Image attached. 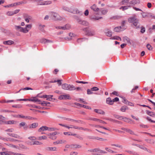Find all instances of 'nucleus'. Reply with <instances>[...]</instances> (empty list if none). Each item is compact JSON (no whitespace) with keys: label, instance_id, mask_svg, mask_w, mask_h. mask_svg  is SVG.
Segmentation results:
<instances>
[{"label":"nucleus","instance_id":"f257e3e1","mask_svg":"<svg viewBox=\"0 0 155 155\" xmlns=\"http://www.w3.org/2000/svg\"><path fill=\"white\" fill-rule=\"evenodd\" d=\"M32 25L31 24L27 25L25 28L21 27L20 26L15 25V29L18 31L26 33L28 32L29 30L31 28Z\"/></svg>","mask_w":155,"mask_h":155},{"label":"nucleus","instance_id":"f03ea898","mask_svg":"<svg viewBox=\"0 0 155 155\" xmlns=\"http://www.w3.org/2000/svg\"><path fill=\"white\" fill-rule=\"evenodd\" d=\"M128 21L130 23H132L133 25L136 28H139L140 27V24L139 20L135 16L130 17L128 19Z\"/></svg>","mask_w":155,"mask_h":155},{"label":"nucleus","instance_id":"7ed1b4c3","mask_svg":"<svg viewBox=\"0 0 155 155\" xmlns=\"http://www.w3.org/2000/svg\"><path fill=\"white\" fill-rule=\"evenodd\" d=\"M51 16L52 19L54 20H61L62 19V18L61 17L58 13L53 12L51 13Z\"/></svg>","mask_w":155,"mask_h":155},{"label":"nucleus","instance_id":"20e7f679","mask_svg":"<svg viewBox=\"0 0 155 155\" xmlns=\"http://www.w3.org/2000/svg\"><path fill=\"white\" fill-rule=\"evenodd\" d=\"M83 30L85 32L86 35L88 36H93L95 34V32L94 31L89 30V27L83 28Z\"/></svg>","mask_w":155,"mask_h":155},{"label":"nucleus","instance_id":"39448f33","mask_svg":"<svg viewBox=\"0 0 155 155\" xmlns=\"http://www.w3.org/2000/svg\"><path fill=\"white\" fill-rule=\"evenodd\" d=\"M69 12L74 14H79L81 15H82L83 13L81 11L78 10V8L71 7L70 8V10Z\"/></svg>","mask_w":155,"mask_h":155},{"label":"nucleus","instance_id":"423d86ee","mask_svg":"<svg viewBox=\"0 0 155 155\" xmlns=\"http://www.w3.org/2000/svg\"><path fill=\"white\" fill-rule=\"evenodd\" d=\"M88 151L91 152H98L101 153H107L106 151L100 150L99 148H96L94 149L89 150H88Z\"/></svg>","mask_w":155,"mask_h":155},{"label":"nucleus","instance_id":"0eeeda50","mask_svg":"<svg viewBox=\"0 0 155 155\" xmlns=\"http://www.w3.org/2000/svg\"><path fill=\"white\" fill-rule=\"evenodd\" d=\"M71 98L70 96V95L68 94H65L63 95H61L59 96L58 97V99L59 100H70Z\"/></svg>","mask_w":155,"mask_h":155},{"label":"nucleus","instance_id":"6e6552de","mask_svg":"<svg viewBox=\"0 0 155 155\" xmlns=\"http://www.w3.org/2000/svg\"><path fill=\"white\" fill-rule=\"evenodd\" d=\"M58 134H59V133L56 131L50 133L49 135V138L52 140H55L57 138L55 135Z\"/></svg>","mask_w":155,"mask_h":155},{"label":"nucleus","instance_id":"1a4fd4ad","mask_svg":"<svg viewBox=\"0 0 155 155\" xmlns=\"http://www.w3.org/2000/svg\"><path fill=\"white\" fill-rule=\"evenodd\" d=\"M7 134L11 137H14L17 139H22V137H21L20 136L18 135V134H11L10 133H7Z\"/></svg>","mask_w":155,"mask_h":155},{"label":"nucleus","instance_id":"9d476101","mask_svg":"<svg viewBox=\"0 0 155 155\" xmlns=\"http://www.w3.org/2000/svg\"><path fill=\"white\" fill-rule=\"evenodd\" d=\"M90 8L92 10L95 12H98L100 10L99 8H98L97 5L95 4H94L91 6Z\"/></svg>","mask_w":155,"mask_h":155},{"label":"nucleus","instance_id":"9b49d317","mask_svg":"<svg viewBox=\"0 0 155 155\" xmlns=\"http://www.w3.org/2000/svg\"><path fill=\"white\" fill-rule=\"evenodd\" d=\"M38 125V124L37 123H34L28 125V128L34 129L37 127Z\"/></svg>","mask_w":155,"mask_h":155},{"label":"nucleus","instance_id":"f8f14e48","mask_svg":"<svg viewBox=\"0 0 155 155\" xmlns=\"http://www.w3.org/2000/svg\"><path fill=\"white\" fill-rule=\"evenodd\" d=\"M105 33L106 35L109 37H110L112 36V32L108 29H106L104 30Z\"/></svg>","mask_w":155,"mask_h":155},{"label":"nucleus","instance_id":"ddd939ff","mask_svg":"<svg viewBox=\"0 0 155 155\" xmlns=\"http://www.w3.org/2000/svg\"><path fill=\"white\" fill-rule=\"evenodd\" d=\"M40 42L41 43L44 44L52 42V41L50 40L44 38L41 39L40 40Z\"/></svg>","mask_w":155,"mask_h":155},{"label":"nucleus","instance_id":"4468645a","mask_svg":"<svg viewBox=\"0 0 155 155\" xmlns=\"http://www.w3.org/2000/svg\"><path fill=\"white\" fill-rule=\"evenodd\" d=\"M94 111L96 113L102 115H104L105 114V112L104 111L101 109H94Z\"/></svg>","mask_w":155,"mask_h":155},{"label":"nucleus","instance_id":"2eb2a0df","mask_svg":"<svg viewBox=\"0 0 155 155\" xmlns=\"http://www.w3.org/2000/svg\"><path fill=\"white\" fill-rule=\"evenodd\" d=\"M5 144L9 147H13L15 149H19V147L18 146L12 144V143H5Z\"/></svg>","mask_w":155,"mask_h":155},{"label":"nucleus","instance_id":"dca6fc26","mask_svg":"<svg viewBox=\"0 0 155 155\" xmlns=\"http://www.w3.org/2000/svg\"><path fill=\"white\" fill-rule=\"evenodd\" d=\"M78 23L87 26L89 25V23L87 21L81 19Z\"/></svg>","mask_w":155,"mask_h":155},{"label":"nucleus","instance_id":"f3484780","mask_svg":"<svg viewBox=\"0 0 155 155\" xmlns=\"http://www.w3.org/2000/svg\"><path fill=\"white\" fill-rule=\"evenodd\" d=\"M19 125L20 126L23 127L25 130H27L28 128V126L25 122H22L20 123Z\"/></svg>","mask_w":155,"mask_h":155},{"label":"nucleus","instance_id":"a211bd4d","mask_svg":"<svg viewBox=\"0 0 155 155\" xmlns=\"http://www.w3.org/2000/svg\"><path fill=\"white\" fill-rule=\"evenodd\" d=\"M48 130V127L46 126H42L40 127L38 130V131L41 132Z\"/></svg>","mask_w":155,"mask_h":155},{"label":"nucleus","instance_id":"6ab92c4d","mask_svg":"<svg viewBox=\"0 0 155 155\" xmlns=\"http://www.w3.org/2000/svg\"><path fill=\"white\" fill-rule=\"evenodd\" d=\"M67 90L73 91L76 89V87L73 85L68 84Z\"/></svg>","mask_w":155,"mask_h":155},{"label":"nucleus","instance_id":"aec40b11","mask_svg":"<svg viewBox=\"0 0 155 155\" xmlns=\"http://www.w3.org/2000/svg\"><path fill=\"white\" fill-rule=\"evenodd\" d=\"M67 90L73 91L76 89V87L73 85L68 84Z\"/></svg>","mask_w":155,"mask_h":155},{"label":"nucleus","instance_id":"412c9836","mask_svg":"<svg viewBox=\"0 0 155 155\" xmlns=\"http://www.w3.org/2000/svg\"><path fill=\"white\" fill-rule=\"evenodd\" d=\"M130 4L133 5L138 4L140 3L139 0H133L130 2Z\"/></svg>","mask_w":155,"mask_h":155},{"label":"nucleus","instance_id":"4be33fe9","mask_svg":"<svg viewBox=\"0 0 155 155\" xmlns=\"http://www.w3.org/2000/svg\"><path fill=\"white\" fill-rule=\"evenodd\" d=\"M106 103L110 105H112L113 104V101L110 97L107 98L106 99Z\"/></svg>","mask_w":155,"mask_h":155},{"label":"nucleus","instance_id":"5701e85b","mask_svg":"<svg viewBox=\"0 0 155 155\" xmlns=\"http://www.w3.org/2000/svg\"><path fill=\"white\" fill-rule=\"evenodd\" d=\"M4 45H11L14 43V42L12 40H8L3 42Z\"/></svg>","mask_w":155,"mask_h":155},{"label":"nucleus","instance_id":"b1692460","mask_svg":"<svg viewBox=\"0 0 155 155\" xmlns=\"http://www.w3.org/2000/svg\"><path fill=\"white\" fill-rule=\"evenodd\" d=\"M146 112L148 115L151 117H154L155 116V113L153 112L147 110L146 111Z\"/></svg>","mask_w":155,"mask_h":155},{"label":"nucleus","instance_id":"393cba45","mask_svg":"<svg viewBox=\"0 0 155 155\" xmlns=\"http://www.w3.org/2000/svg\"><path fill=\"white\" fill-rule=\"evenodd\" d=\"M122 28V27L121 26L117 27L114 28V31L115 32H119L121 31V29Z\"/></svg>","mask_w":155,"mask_h":155},{"label":"nucleus","instance_id":"a878e982","mask_svg":"<svg viewBox=\"0 0 155 155\" xmlns=\"http://www.w3.org/2000/svg\"><path fill=\"white\" fill-rule=\"evenodd\" d=\"M46 150L48 151H56L57 148L56 147H47L46 148Z\"/></svg>","mask_w":155,"mask_h":155},{"label":"nucleus","instance_id":"bb28decb","mask_svg":"<svg viewBox=\"0 0 155 155\" xmlns=\"http://www.w3.org/2000/svg\"><path fill=\"white\" fill-rule=\"evenodd\" d=\"M39 101L38 99L36 97H33L29 99V101H32L34 102H36Z\"/></svg>","mask_w":155,"mask_h":155},{"label":"nucleus","instance_id":"cd10ccee","mask_svg":"<svg viewBox=\"0 0 155 155\" xmlns=\"http://www.w3.org/2000/svg\"><path fill=\"white\" fill-rule=\"evenodd\" d=\"M70 26L69 25H65V26H63V27H61V29H63V30H68L70 29Z\"/></svg>","mask_w":155,"mask_h":155},{"label":"nucleus","instance_id":"c85d7f7f","mask_svg":"<svg viewBox=\"0 0 155 155\" xmlns=\"http://www.w3.org/2000/svg\"><path fill=\"white\" fill-rule=\"evenodd\" d=\"M52 2L51 1H43V3H42L41 4L42 5H48L51 4Z\"/></svg>","mask_w":155,"mask_h":155},{"label":"nucleus","instance_id":"c756f323","mask_svg":"<svg viewBox=\"0 0 155 155\" xmlns=\"http://www.w3.org/2000/svg\"><path fill=\"white\" fill-rule=\"evenodd\" d=\"M71 148H80L81 147V146L78 144H72L71 145Z\"/></svg>","mask_w":155,"mask_h":155},{"label":"nucleus","instance_id":"7c9ffc66","mask_svg":"<svg viewBox=\"0 0 155 155\" xmlns=\"http://www.w3.org/2000/svg\"><path fill=\"white\" fill-rule=\"evenodd\" d=\"M88 39L85 38H78L77 40V41L78 43H81L83 41L85 40H87Z\"/></svg>","mask_w":155,"mask_h":155},{"label":"nucleus","instance_id":"2f4dec72","mask_svg":"<svg viewBox=\"0 0 155 155\" xmlns=\"http://www.w3.org/2000/svg\"><path fill=\"white\" fill-rule=\"evenodd\" d=\"M66 142V141L63 140H60L57 141L55 143L57 144L64 143Z\"/></svg>","mask_w":155,"mask_h":155},{"label":"nucleus","instance_id":"473e14b6","mask_svg":"<svg viewBox=\"0 0 155 155\" xmlns=\"http://www.w3.org/2000/svg\"><path fill=\"white\" fill-rule=\"evenodd\" d=\"M123 39L124 42H125L126 41L127 43H130V44H131V43L130 42V38H128L127 37H123Z\"/></svg>","mask_w":155,"mask_h":155},{"label":"nucleus","instance_id":"72a5a7b5","mask_svg":"<svg viewBox=\"0 0 155 155\" xmlns=\"http://www.w3.org/2000/svg\"><path fill=\"white\" fill-rule=\"evenodd\" d=\"M68 84H64L62 85V89L65 90H67L68 88Z\"/></svg>","mask_w":155,"mask_h":155},{"label":"nucleus","instance_id":"f704fd0d","mask_svg":"<svg viewBox=\"0 0 155 155\" xmlns=\"http://www.w3.org/2000/svg\"><path fill=\"white\" fill-rule=\"evenodd\" d=\"M45 26V25H39V30L41 31L44 32L45 31V30L44 29V27Z\"/></svg>","mask_w":155,"mask_h":155},{"label":"nucleus","instance_id":"c9c22d12","mask_svg":"<svg viewBox=\"0 0 155 155\" xmlns=\"http://www.w3.org/2000/svg\"><path fill=\"white\" fill-rule=\"evenodd\" d=\"M50 104V103L49 102H47L45 101H43L42 102L41 105L43 106H49L48 105V104Z\"/></svg>","mask_w":155,"mask_h":155},{"label":"nucleus","instance_id":"e433bc0d","mask_svg":"<svg viewBox=\"0 0 155 155\" xmlns=\"http://www.w3.org/2000/svg\"><path fill=\"white\" fill-rule=\"evenodd\" d=\"M47 139V137L45 136H43L41 137H38V139L41 140H46Z\"/></svg>","mask_w":155,"mask_h":155},{"label":"nucleus","instance_id":"4c0bfd02","mask_svg":"<svg viewBox=\"0 0 155 155\" xmlns=\"http://www.w3.org/2000/svg\"><path fill=\"white\" fill-rule=\"evenodd\" d=\"M127 109V107L126 106H123L120 108V110L123 112H125V110Z\"/></svg>","mask_w":155,"mask_h":155},{"label":"nucleus","instance_id":"58836bf2","mask_svg":"<svg viewBox=\"0 0 155 155\" xmlns=\"http://www.w3.org/2000/svg\"><path fill=\"white\" fill-rule=\"evenodd\" d=\"M27 3L26 2H23V1H21L20 2H18L16 3H15V5L16 6L17 5H19L21 4H25Z\"/></svg>","mask_w":155,"mask_h":155},{"label":"nucleus","instance_id":"ea45409f","mask_svg":"<svg viewBox=\"0 0 155 155\" xmlns=\"http://www.w3.org/2000/svg\"><path fill=\"white\" fill-rule=\"evenodd\" d=\"M19 146L22 149H24L25 150L28 149V148L26 146L22 144H19Z\"/></svg>","mask_w":155,"mask_h":155},{"label":"nucleus","instance_id":"a19ab883","mask_svg":"<svg viewBox=\"0 0 155 155\" xmlns=\"http://www.w3.org/2000/svg\"><path fill=\"white\" fill-rule=\"evenodd\" d=\"M35 2H37L38 5H42L41 4L43 3V0H35Z\"/></svg>","mask_w":155,"mask_h":155},{"label":"nucleus","instance_id":"79ce46f5","mask_svg":"<svg viewBox=\"0 0 155 155\" xmlns=\"http://www.w3.org/2000/svg\"><path fill=\"white\" fill-rule=\"evenodd\" d=\"M12 107H15L16 108H20L22 107V105L20 104H18L16 105H13L12 106Z\"/></svg>","mask_w":155,"mask_h":155},{"label":"nucleus","instance_id":"37998d69","mask_svg":"<svg viewBox=\"0 0 155 155\" xmlns=\"http://www.w3.org/2000/svg\"><path fill=\"white\" fill-rule=\"evenodd\" d=\"M23 17H24V18H28L29 19H32V17L31 16L28 15H27V14L25 15Z\"/></svg>","mask_w":155,"mask_h":155},{"label":"nucleus","instance_id":"c03bdc74","mask_svg":"<svg viewBox=\"0 0 155 155\" xmlns=\"http://www.w3.org/2000/svg\"><path fill=\"white\" fill-rule=\"evenodd\" d=\"M114 117L117 119H118L120 120H122V118H123V116H119L118 115H114Z\"/></svg>","mask_w":155,"mask_h":155},{"label":"nucleus","instance_id":"a18cd8bd","mask_svg":"<svg viewBox=\"0 0 155 155\" xmlns=\"http://www.w3.org/2000/svg\"><path fill=\"white\" fill-rule=\"evenodd\" d=\"M122 120H123L125 122H129L130 120L126 117H123V118H122Z\"/></svg>","mask_w":155,"mask_h":155},{"label":"nucleus","instance_id":"49530a36","mask_svg":"<svg viewBox=\"0 0 155 155\" xmlns=\"http://www.w3.org/2000/svg\"><path fill=\"white\" fill-rule=\"evenodd\" d=\"M28 106L30 107H34L37 109H40L41 107L39 106H38L35 105H28Z\"/></svg>","mask_w":155,"mask_h":155},{"label":"nucleus","instance_id":"de8ad7c7","mask_svg":"<svg viewBox=\"0 0 155 155\" xmlns=\"http://www.w3.org/2000/svg\"><path fill=\"white\" fill-rule=\"evenodd\" d=\"M34 145H41L42 144V143L40 142H39L38 141H34Z\"/></svg>","mask_w":155,"mask_h":155},{"label":"nucleus","instance_id":"09e8293b","mask_svg":"<svg viewBox=\"0 0 155 155\" xmlns=\"http://www.w3.org/2000/svg\"><path fill=\"white\" fill-rule=\"evenodd\" d=\"M112 38L113 39H114V40H120V41H121V38L119 36H114Z\"/></svg>","mask_w":155,"mask_h":155},{"label":"nucleus","instance_id":"8fccbe9b","mask_svg":"<svg viewBox=\"0 0 155 155\" xmlns=\"http://www.w3.org/2000/svg\"><path fill=\"white\" fill-rule=\"evenodd\" d=\"M6 140L10 142H13L14 141H19L18 140L15 139H14L13 138H8Z\"/></svg>","mask_w":155,"mask_h":155},{"label":"nucleus","instance_id":"3c124183","mask_svg":"<svg viewBox=\"0 0 155 155\" xmlns=\"http://www.w3.org/2000/svg\"><path fill=\"white\" fill-rule=\"evenodd\" d=\"M47 130L49 131H54L57 130V128L54 127H48Z\"/></svg>","mask_w":155,"mask_h":155},{"label":"nucleus","instance_id":"603ef678","mask_svg":"<svg viewBox=\"0 0 155 155\" xmlns=\"http://www.w3.org/2000/svg\"><path fill=\"white\" fill-rule=\"evenodd\" d=\"M15 6V3L4 6L5 8H10Z\"/></svg>","mask_w":155,"mask_h":155},{"label":"nucleus","instance_id":"864d4df0","mask_svg":"<svg viewBox=\"0 0 155 155\" xmlns=\"http://www.w3.org/2000/svg\"><path fill=\"white\" fill-rule=\"evenodd\" d=\"M147 48L149 50H152L153 49V47L150 44H147Z\"/></svg>","mask_w":155,"mask_h":155},{"label":"nucleus","instance_id":"5fc2aeb1","mask_svg":"<svg viewBox=\"0 0 155 155\" xmlns=\"http://www.w3.org/2000/svg\"><path fill=\"white\" fill-rule=\"evenodd\" d=\"M62 8L64 10L68 12H69V11H70V8H69L66 6H63Z\"/></svg>","mask_w":155,"mask_h":155},{"label":"nucleus","instance_id":"6e6d98bb","mask_svg":"<svg viewBox=\"0 0 155 155\" xmlns=\"http://www.w3.org/2000/svg\"><path fill=\"white\" fill-rule=\"evenodd\" d=\"M6 14L8 16H12L14 15L13 12L8 11L6 13Z\"/></svg>","mask_w":155,"mask_h":155},{"label":"nucleus","instance_id":"4d7b16f0","mask_svg":"<svg viewBox=\"0 0 155 155\" xmlns=\"http://www.w3.org/2000/svg\"><path fill=\"white\" fill-rule=\"evenodd\" d=\"M102 18V17H93L91 18V19H94V20H98L99 19H101Z\"/></svg>","mask_w":155,"mask_h":155},{"label":"nucleus","instance_id":"13d9d810","mask_svg":"<svg viewBox=\"0 0 155 155\" xmlns=\"http://www.w3.org/2000/svg\"><path fill=\"white\" fill-rule=\"evenodd\" d=\"M128 7H130V6H122L121 7H120V9H121V8H122L123 10L124 11V10L127 9L128 8Z\"/></svg>","mask_w":155,"mask_h":155},{"label":"nucleus","instance_id":"bf43d9fd","mask_svg":"<svg viewBox=\"0 0 155 155\" xmlns=\"http://www.w3.org/2000/svg\"><path fill=\"white\" fill-rule=\"evenodd\" d=\"M74 18L75 20H76L78 23H79V21L81 19L78 17L77 16H74Z\"/></svg>","mask_w":155,"mask_h":155},{"label":"nucleus","instance_id":"052dcab7","mask_svg":"<svg viewBox=\"0 0 155 155\" xmlns=\"http://www.w3.org/2000/svg\"><path fill=\"white\" fill-rule=\"evenodd\" d=\"M91 90L93 91H96L99 90V88L96 87H94L91 88Z\"/></svg>","mask_w":155,"mask_h":155},{"label":"nucleus","instance_id":"680f3d73","mask_svg":"<svg viewBox=\"0 0 155 155\" xmlns=\"http://www.w3.org/2000/svg\"><path fill=\"white\" fill-rule=\"evenodd\" d=\"M34 141H27V143L28 145H34Z\"/></svg>","mask_w":155,"mask_h":155},{"label":"nucleus","instance_id":"e2e57ef3","mask_svg":"<svg viewBox=\"0 0 155 155\" xmlns=\"http://www.w3.org/2000/svg\"><path fill=\"white\" fill-rule=\"evenodd\" d=\"M53 96L52 95H48V97L46 99L47 100H48L49 101H51L52 99V97H53Z\"/></svg>","mask_w":155,"mask_h":155},{"label":"nucleus","instance_id":"0e129e2a","mask_svg":"<svg viewBox=\"0 0 155 155\" xmlns=\"http://www.w3.org/2000/svg\"><path fill=\"white\" fill-rule=\"evenodd\" d=\"M105 150H106L107 151L109 152H111V153H115V152L114 151L112 150H110V149H109L107 147H106L105 148Z\"/></svg>","mask_w":155,"mask_h":155},{"label":"nucleus","instance_id":"69168bd1","mask_svg":"<svg viewBox=\"0 0 155 155\" xmlns=\"http://www.w3.org/2000/svg\"><path fill=\"white\" fill-rule=\"evenodd\" d=\"M14 120H10L6 122V124H13L14 123Z\"/></svg>","mask_w":155,"mask_h":155},{"label":"nucleus","instance_id":"338daca9","mask_svg":"<svg viewBox=\"0 0 155 155\" xmlns=\"http://www.w3.org/2000/svg\"><path fill=\"white\" fill-rule=\"evenodd\" d=\"M92 91L91 90V89H88L87 90V94H92L93 93L92 92Z\"/></svg>","mask_w":155,"mask_h":155},{"label":"nucleus","instance_id":"774afa93","mask_svg":"<svg viewBox=\"0 0 155 155\" xmlns=\"http://www.w3.org/2000/svg\"><path fill=\"white\" fill-rule=\"evenodd\" d=\"M127 132L129 133L130 134H134V132L132 130H130V129H128L127 130Z\"/></svg>","mask_w":155,"mask_h":155}]
</instances>
